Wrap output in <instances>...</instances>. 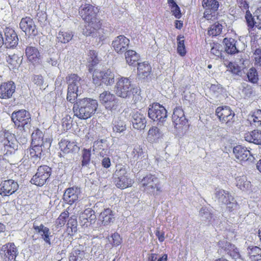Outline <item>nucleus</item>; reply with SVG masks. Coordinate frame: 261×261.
<instances>
[{"label": "nucleus", "instance_id": "obj_1", "mask_svg": "<svg viewBox=\"0 0 261 261\" xmlns=\"http://www.w3.org/2000/svg\"><path fill=\"white\" fill-rule=\"evenodd\" d=\"M98 106L96 100L84 98L77 100L74 104L73 110L75 116L85 120L91 117L95 113Z\"/></svg>", "mask_w": 261, "mask_h": 261}, {"label": "nucleus", "instance_id": "obj_2", "mask_svg": "<svg viewBox=\"0 0 261 261\" xmlns=\"http://www.w3.org/2000/svg\"><path fill=\"white\" fill-rule=\"evenodd\" d=\"M139 186L142 191L154 197L162 192L159 177L151 173L146 174L140 179Z\"/></svg>", "mask_w": 261, "mask_h": 261}, {"label": "nucleus", "instance_id": "obj_3", "mask_svg": "<svg viewBox=\"0 0 261 261\" xmlns=\"http://www.w3.org/2000/svg\"><path fill=\"white\" fill-rule=\"evenodd\" d=\"M0 147L6 154H11L18 148V142L15 135L6 130H0Z\"/></svg>", "mask_w": 261, "mask_h": 261}, {"label": "nucleus", "instance_id": "obj_4", "mask_svg": "<svg viewBox=\"0 0 261 261\" xmlns=\"http://www.w3.org/2000/svg\"><path fill=\"white\" fill-rule=\"evenodd\" d=\"M114 175L116 179L115 184L117 188L123 189L132 186L133 181L128 177L126 169L124 166L122 165L116 166Z\"/></svg>", "mask_w": 261, "mask_h": 261}, {"label": "nucleus", "instance_id": "obj_5", "mask_svg": "<svg viewBox=\"0 0 261 261\" xmlns=\"http://www.w3.org/2000/svg\"><path fill=\"white\" fill-rule=\"evenodd\" d=\"M93 82L97 85H100L101 83L106 85H111L114 83L115 74L110 69L103 71L96 69L93 72Z\"/></svg>", "mask_w": 261, "mask_h": 261}, {"label": "nucleus", "instance_id": "obj_6", "mask_svg": "<svg viewBox=\"0 0 261 261\" xmlns=\"http://www.w3.org/2000/svg\"><path fill=\"white\" fill-rule=\"evenodd\" d=\"M148 115L154 121L163 122L167 116V111L159 103H153L148 107Z\"/></svg>", "mask_w": 261, "mask_h": 261}, {"label": "nucleus", "instance_id": "obj_7", "mask_svg": "<svg viewBox=\"0 0 261 261\" xmlns=\"http://www.w3.org/2000/svg\"><path fill=\"white\" fill-rule=\"evenodd\" d=\"M11 118L17 127L29 128L31 122V115L29 112L21 110L12 114Z\"/></svg>", "mask_w": 261, "mask_h": 261}, {"label": "nucleus", "instance_id": "obj_8", "mask_svg": "<svg viewBox=\"0 0 261 261\" xmlns=\"http://www.w3.org/2000/svg\"><path fill=\"white\" fill-rule=\"evenodd\" d=\"M133 86L130 80L126 77H121L116 83L115 92L117 95L123 98L129 97L132 94Z\"/></svg>", "mask_w": 261, "mask_h": 261}, {"label": "nucleus", "instance_id": "obj_9", "mask_svg": "<svg viewBox=\"0 0 261 261\" xmlns=\"http://www.w3.org/2000/svg\"><path fill=\"white\" fill-rule=\"evenodd\" d=\"M51 169L47 166H41L37 173L31 179V182L38 186H43L50 175Z\"/></svg>", "mask_w": 261, "mask_h": 261}, {"label": "nucleus", "instance_id": "obj_10", "mask_svg": "<svg viewBox=\"0 0 261 261\" xmlns=\"http://www.w3.org/2000/svg\"><path fill=\"white\" fill-rule=\"evenodd\" d=\"M216 114L222 123L229 126L233 122L234 113L228 106L218 107L216 110Z\"/></svg>", "mask_w": 261, "mask_h": 261}, {"label": "nucleus", "instance_id": "obj_11", "mask_svg": "<svg viewBox=\"0 0 261 261\" xmlns=\"http://www.w3.org/2000/svg\"><path fill=\"white\" fill-rule=\"evenodd\" d=\"M99 100L106 109L111 111L116 110L118 107V100L115 96L109 91H105L99 95Z\"/></svg>", "mask_w": 261, "mask_h": 261}, {"label": "nucleus", "instance_id": "obj_12", "mask_svg": "<svg viewBox=\"0 0 261 261\" xmlns=\"http://www.w3.org/2000/svg\"><path fill=\"white\" fill-rule=\"evenodd\" d=\"M225 50L230 54H233L242 51L245 48V44L241 42H237L233 38H225L223 39Z\"/></svg>", "mask_w": 261, "mask_h": 261}, {"label": "nucleus", "instance_id": "obj_13", "mask_svg": "<svg viewBox=\"0 0 261 261\" xmlns=\"http://www.w3.org/2000/svg\"><path fill=\"white\" fill-rule=\"evenodd\" d=\"M97 8L89 4H85L81 6L79 13L85 21L99 20L95 17Z\"/></svg>", "mask_w": 261, "mask_h": 261}, {"label": "nucleus", "instance_id": "obj_14", "mask_svg": "<svg viewBox=\"0 0 261 261\" xmlns=\"http://www.w3.org/2000/svg\"><path fill=\"white\" fill-rule=\"evenodd\" d=\"M1 254L7 259V261H12L15 260L18 251L13 243H8L2 246Z\"/></svg>", "mask_w": 261, "mask_h": 261}, {"label": "nucleus", "instance_id": "obj_15", "mask_svg": "<svg viewBox=\"0 0 261 261\" xmlns=\"http://www.w3.org/2000/svg\"><path fill=\"white\" fill-rule=\"evenodd\" d=\"M81 189L77 187L67 188L63 195L64 200L68 204L71 205L76 202L81 195Z\"/></svg>", "mask_w": 261, "mask_h": 261}, {"label": "nucleus", "instance_id": "obj_16", "mask_svg": "<svg viewBox=\"0 0 261 261\" xmlns=\"http://www.w3.org/2000/svg\"><path fill=\"white\" fill-rule=\"evenodd\" d=\"M42 132L35 130L32 134V145H43L44 149L48 148L50 146V140L49 138H44Z\"/></svg>", "mask_w": 261, "mask_h": 261}, {"label": "nucleus", "instance_id": "obj_17", "mask_svg": "<svg viewBox=\"0 0 261 261\" xmlns=\"http://www.w3.org/2000/svg\"><path fill=\"white\" fill-rule=\"evenodd\" d=\"M172 119L175 127L177 129H181L182 127L186 125L188 123L184 112L180 108L174 109Z\"/></svg>", "mask_w": 261, "mask_h": 261}, {"label": "nucleus", "instance_id": "obj_18", "mask_svg": "<svg viewBox=\"0 0 261 261\" xmlns=\"http://www.w3.org/2000/svg\"><path fill=\"white\" fill-rule=\"evenodd\" d=\"M20 29L27 35L35 36L37 33L36 27L33 20L30 17L23 18L19 23Z\"/></svg>", "mask_w": 261, "mask_h": 261}, {"label": "nucleus", "instance_id": "obj_19", "mask_svg": "<svg viewBox=\"0 0 261 261\" xmlns=\"http://www.w3.org/2000/svg\"><path fill=\"white\" fill-rule=\"evenodd\" d=\"M4 44L7 48H13L18 44V39L14 30L6 28L4 30Z\"/></svg>", "mask_w": 261, "mask_h": 261}, {"label": "nucleus", "instance_id": "obj_20", "mask_svg": "<svg viewBox=\"0 0 261 261\" xmlns=\"http://www.w3.org/2000/svg\"><path fill=\"white\" fill-rule=\"evenodd\" d=\"M129 44V40L123 35L117 37L112 42L114 49L118 54L125 52Z\"/></svg>", "mask_w": 261, "mask_h": 261}, {"label": "nucleus", "instance_id": "obj_21", "mask_svg": "<svg viewBox=\"0 0 261 261\" xmlns=\"http://www.w3.org/2000/svg\"><path fill=\"white\" fill-rule=\"evenodd\" d=\"M16 86L12 81L4 82L0 85V98H10L15 91Z\"/></svg>", "mask_w": 261, "mask_h": 261}, {"label": "nucleus", "instance_id": "obj_22", "mask_svg": "<svg viewBox=\"0 0 261 261\" xmlns=\"http://www.w3.org/2000/svg\"><path fill=\"white\" fill-rule=\"evenodd\" d=\"M18 188L17 182L9 179L4 181L0 185V194L3 196H7L14 193Z\"/></svg>", "mask_w": 261, "mask_h": 261}, {"label": "nucleus", "instance_id": "obj_23", "mask_svg": "<svg viewBox=\"0 0 261 261\" xmlns=\"http://www.w3.org/2000/svg\"><path fill=\"white\" fill-rule=\"evenodd\" d=\"M87 23L83 29V34L86 36H90L94 33V31L98 30V33H103V30L100 29L101 23L99 20H90L86 21Z\"/></svg>", "mask_w": 261, "mask_h": 261}, {"label": "nucleus", "instance_id": "obj_24", "mask_svg": "<svg viewBox=\"0 0 261 261\" xmlns=\"http://www.w3.org/2000/svg\"><path fill=\"white\" fill-rule=\"evenodd\" d=\"M236 185L241 191L249 194L252 193L254 190L253 186L245 176L237 177L236 178Z\"/></svg>", "mask_w": 261, "mask_h": 261}, {"label": "nucleus", "instance_id": "obj_25", "mask_svg": "<svg viewBox=\"0 0 261 261\" xmlns=\"http://www.w3.org/2000/svg\"><path fill=\"white\" fill-rule=\"evenodd\" d=\"M132 124L134 128L137 129H143L146 126V120L145 116L138 111L132 113Z\"/></svg>", "mask_w": 261, "mask_h": 261}, {"label": "nucleus", "instance_id": "obj_26", "mask_svg": "<svg viewBox=\"0 0 261 261\" xmlns=\"http://www.w3.org/2000/svg\"><path fill=\"white\" fill-rule=\"evenodd\" d=\"M246 19L248 27L252 28L255 26L258 29H261V8L255 11L253 17L251 15H246Z\"/></svg>", "mask_w": 261, "mask_h": 261}, {"label": "nucleus", "instance_id": "obj_27", "mask_svg": "<svg viewBox=\"0 0 261 261\" xmlns=\"http://www.w3.org/2000/svg\"><path fill=\"white\" fill-rule=\"evenodd\" d=\"M233 152L236 159L240 161H247L250 157V151L247 148L241 145H238L233 149Z\"/></svg>", "mask_w": 261, "mask_h": 261}, {"label": "nucleus", "instance_id": "obj_28", "mask_svg": "<svg viewBox=\"0 0 261 261\" xmlns=\"http://www.w3.org/2000/svg\"><path fill=\"white\" fill-rule=\"evenodd\" d=\"M98 220L103 225H108L114 220V214L110 208H107L101 212L98 216Z\"/></svg>", "mask_w": 261, "mask_h": 261}, {"label": "nucleus", "instance_id": "obj_29", "mask_svg": "<svg viewBox=\"0 0 261 261\" xmlns=\"http://www.w3.org/2000/svg\"><path fill=\"white\" fill-rule=\"evenodd\" d=\"M163 134L160 128L152 126L149 129L147 139L150 143L157 142L163 138Z\"/></svg>", "mask_w": 261, "mask_h": 261}, {"label": "nucleus", "instance_id": "obj_30", "mask_svg": "<svg viewBox=\"0 0 261 261\" xmlns=\"http://www.w3.org/2000/svg\"><path fill=\"white\" fill-rule=\"evenodd\" d=\"M33 228L36 232L39 233L42 239L45 241V243L48 245H50V232L48 228L45 227L43 224H40L39 226L36 225L34 224Z\"/></svg>", "mask_w": 261, "mask_h": 261}, {"label": "nucleus", "instance_id": "obj_31", "mask_svg": "<svg viewBox=\"0 0 261 261\" xmlns=\"http://www.w3.org/2000/svg\"><path fill=\"white\" fill-rule=\"evenodd\" d=\"M146 152L144 151L143 148L140 145H136L130 154V158L132 161H140L145 159Z\"/></svg>", "mask_w": 261, "mask_h": 261}, {"label": "nucleus", "instance_id": "obj_32", "mask_svg": "<svg viewBox=\"0 0 261 261\" xmlns=\"http://www.w3.org/2000/svg\"><path fill=\"white\" fill-rule=\"evenodd\" d=\"M60 147L61 150L64 153H68L77 151L79 147L75 142L69 141L68 140H62L60 143Z\"/></svg>", "mask_w": 261, "mask_h": 261}, {"label": "nucleus", "instance_id": "obj_33", "mask_svg": "<svg viewBox=\"0 0 261 261\" xmlns=\"http://www.w3.org/2000/svg\"><path fill=\"white\" fill-rule=\"evenodd\" d=\"M245 140L250 143L256 144H261V132L258 130H254L251 132H248L244 135Z\"/></svg>", "mask_w": 261, "mask_h": 261}, {"label": "nucleus", "instance_id": "obj_34", "mask_svg": "<svg viewBox=\"0 0 261 261\" xmlns=\"http://www.w3.org/2000/svg\"><path fill=\"white\" fill-rule=\"evenodd\" d=\"M25 55L32 63L37 62L40 59V55L38 49L33 46H28L25 49Z\"/></svg>", "mask_w": 261, "mask_h": 261}, {"label": "nucleus", "instance_id": "obj_35", "mask_svg": "<svg viewBox=\"0 0 261 261\" xmlns=\"http://www.w3.org/2000/svg\"><path fill=\"white\" fill-rule=\"evenodd\" d=\"M96 216L94 215V212L90 208L86 209L81 214L80 216V220L83 222V225L87 224V222L92 224L95 222Z\"/></svg>", "mask_w": 261, "mask_h": 261}, {"label": "nucleus", "instance_id": "obj_36", "mask_svg": "<svg viewBox=\"0 0 261 261\" xmlns=\"http://www.w3.org/2000/svg\"><path fill=\"white\" fill-rule=\"evenodd\" d=\"M138 76L140 79L147 77L151 73V67L147 63L142 62L138 64Z\"/></svg>", "mask_w": 261, "mask_h": 261}, {"label": "nucleus", "instance_id": "obj_37", "mask_svg": "<svg viewBox=\"0 0 261 261\" xmlns=\"http://www.w3.org/2000/svg\"><path fill=\"white\" fill-rule=\"evenodd\" d=\"M68 88L79 90L81 85V79L75 74H71L66 77Z\"/></svg>", "mask_w": 261, "mask_h": 261}, {"label": "nucleus", "instance_id": "obj_38", "mask_svg": "<svg viewBox=\"0 0 261 261\" xmlns=\"http://www.w3.org/2000/svg\"><path fill=\"white\" fill-rule=\"evenodd\" d=\"M216 197L220 202L225 204L228 203L230 200H233V198L227 191L222 189L217 190L215 193Z\"/></svg>", "mask_w": 261, "mask_h": 261}, {"label": "nucleus", "instance_id": "obj_39", "mask_svg": "<svg viewBox=\"0 0 261 261\" xmlns=\"http://www.w3.org/2000/svg\"><path fill=\"white\" fill-rule=\"evenodd\" d=\"M87 63L89 67V71L92 72L93 67L99 63V59L97 53L94 50H90L88 54Z\"/></svg>", "mask_w": 261, "mask_h": 261}, {"label": "nucleus", "instance_id": "obj_40", "mask_svg": "<svg viewBox=\"0 0 261 261\" xmlns=\"http://www.w3.org/2000/svg\"><path fill=\"white\" fill-rule=\"evenodd\" d=\"M126 63L129 65H134L139 59V55L133 50H128L125 53Z\"/></svg>", "mask_w": 261, "mask_h": 261}, {"label": "nucleus", "instance_id": "obj_41", "mask_svg": "<svg viewBox=\"0 0 261 261\" xmlns=\"http://www.w3.org/2000/svg\"><path fill=\"white\" fill-rule=\"evenodd\" d=\"M73 36L72 32L60 31L57 35V39L58 42L66 43L72 39Z\"/></svg>", "mask_w": 261, "mask_h": 261}, {"label": "nucleus", "instance_id": "obj_42", "mask_svg": "<svg viewBox=\"0 0 261 261\" xmlns=\"http://www.w3.org/2000/svg\"><path fill=\"white\" fill-rule=\"evenodd\" d=\"M202 6L205 10L215 12L219 7V3L216 0H203Z\"/></svg>", "mask_w": 261, "mask_h": 261}, {"label": "nucleus", "instance_id": "obj_43", "mask_svg": "<svg viewBox=\"0 0 261 261\" xmlns=\"http://www.w3.org/2000/svg\"><path fill=\"white\" fill-rule=\"evenodd\" d=\"M248 254L252 261H261V249L260 248L255 246L250 248Z\"/></svg>", "mask_w": 261, "mask_h": 261}, {"label": "nucleus", "instance_id": "obj_44", "mask_svg": "<svg viewBox=\"0 0 261 261\" xmlns=\"http://www.w3.org/2000/svg\"><path fill=\"white\" fill-rule=\"evenodd\" d=\"M222 29V25L218 22H216L210 26L208 30V34L213 36H216L221 33Z\"/></svg>", "mask_w": 261, "mask_h": 261}, {"label": "nucleus", "instance_id": "obj_45", "mask_svg": "<svg viewBox=\"0 0 261 261\" xmlns=\"http://www.w3.org/2000/svg\"><path fill=\"white\" fill-rule=\"evenodd\" d=\"M32 147L30 148V155L32 158L34 157H38L40 158L41 153L43 151V145H32Z\"/></svg>", "mask_w": 261, "mask_h": 261}, {"label": "nucleus", "instance_id": "obj_46", "mask_svg": "<svg viewBox=\"0 0 261 261\" xmlns=\"http://www.w3.org/2000/svg\"><path fill=\"white\" fill-rule=\"evenodd\" d=\"M249 81L252 83H256L258 80V73L255 68H251L247 72Z\"/></svg>", "mask_w": 261, "mask_h": 261}, {"label": "nucleus", "instance_id": "obj_47", "mask_svg": "<svg viewBox=\"0 0 261 261\" xmlns=\"http://www.w3.org/2000/svg\"><path fill=\"white\" fill-rule=\"evenodd\" d=\"M177 52L181 56L186 54L185 46L184 44V36H179L177 37Z\"/></svg>", "mask_w": 261, "mask_h": 261}, {"label": "nucleus", "instance_id": "obj_48", "mask_svg": "<svg viewBox=\"0 0 261 261\" xmlns=\"http://www.w3.org/2000/svg\"><path fill=\"white\" fill-rule=\"evenodd\" d=\"M108 240L114 246L120 245L122 242V239L120 234L117 232L112 234L110 238H108Z\"/></svg>", "mask_w": 261, "mask_h": 261}, {"label": "nucleus", "instance_id": "obj_49", "mask_svg": "<svg viewBox=\"0 0 261 261\" xmlns=\"http://www.w3.org/2000/svg\"><path fill=\"white\" fill-rule=\"evenodd\" d=\"M79 90L68 88L67 94V100L71 103H73L78 96Z\"/></svg>", "mask_w": 261, "mask_h": 261}, {"label": "nucleus", "instance_id": "obj_50", "mask_svg": "<svg viewBox=\"0 0 261 261\" xmlns=\"http://www.w3.org/2000/svg\"><path fill=\"white\" fill-rule=\"evenodd\" d=\"M69 213L67 211L62 213L56 221L57 226L62 227L64 225L66 222V219L68 217Z\"/></svg>", "mask_w": 261, "mask_h": 261}, {"label": "nucleus", "instance_id": "obj_51", "mask_svg": "<svg viewBox=\"0 0 261 261\" xmlns=\"http://www.w3.org/2000/svg\"><path fill=\"white\" fill-rule=\"evenodd\" d=\"M113 130L117 133H121L125 129L124 122L121 120H115L113 122Z\"/></svg>", "mask_w": 261, "mask_h": 261}, {"label": "nucleus", "instance_id": "obj_52", "mask_svg": "<svg viewBox=\"0 0 261 261\" xmlns=\"http://www.w3.org/2000/svg\"><path fill=\"white\" fill-rule=\"evenodd\" d=\"M225 250L230 256L236 257L239 255L238 249L234 245L231 244L229 243L226 244Z\"/></svg>", "mask_w": 261, "mask_h": 261}, {"label": "nucleus", "instance_id": "obj_53", "mask_svg": "<svg viewBox=\"0 0 261 261\" xmlns=\"http://www.w3.org/2000/svg\"><path fill=\"white\" fill-rule=\"evenodd\" d=\"M91 150L84 149L82 152V165L85 166L89 164L90 161Z\"/></svg>", "mask_w": 261, "mask_h": 261}, {"label": "nucleus", "instance_id": "obj_54", "mask_svg": "<svg viewBox=\"0 0 261 261\" xmlns=\"http://www.w3.org/2000/svg\"><path fill=\"white\" fill-rule=\"evenodd\" d=\"M18 57L15 55L7 57V62L13 68H16L18 66L19 64L18 61Z\"/></svg>", "mask_w": 261, "mask_h": 261}, {"label": "nucleus", "instance_id": "obj_55", "mask_svg": "<svg viewBox=\"0 0 261 261\" xmlns=\"http://www.w3.org/2000/svg\"><path fill=\"white\" fill-rule=\"evenodd\" d=\"M67 226L68 229L70 228L71 232H75L76 231L77 222L74 216H72L70 218L67 223Z\"/></svg>", "mask_w": 261, "mask_h": 261}, {"label": "nucleus", "instance_id": "obj_56", "mask_svg": "<svg viewBox=\"0 0 261 261\" xmlns=\"http://www.w3.org/2000/svg\"><path fill=\"white\" fill-rule=\"evenodd\" d=\"M83 253L79 250L73 252L69 257V261H83Z\"/></svg>", "mask_w": 261, "mask_h": 261}, {"label": "nucleus", "instance_id": "obj_57", "mask_svg": "<svg viewBox=\"0 0 261 261\" xmlns=\"http://www.w3.org/2000/svg\"><path fill=\"white\" fill-rule=\"evenodd\" d=\"M71 118L68 115L66 114L65 116L62 119V126L64 129H69L71 127Z\"/></svg>", "mask_w": 261, "mask_h": 261}, {"label": "nucleus", "instance_id": "obj_58", "mask_svg": "<svg viewBox=\"0 0 261 261\" xmlns=\"http://www.w3.org/2000/svg\"><path fill=\"white\" fill-rule=\"evenodd\" d=\"M210 90L214 95L218 96L223 92V89L219 84H212L210 87Z\"/></svg>", "mask_w": 261, "mask_h": 261}, {"label": "nucleus", "instance_id": "obj_59", "mask_svg": "<svg viewBox=\"0 0 261 261\" xmlns=\"http://www.w3.org/2000/svg\"><path fill=\"white\" fill-rule=\"evenodd\" d=\"M253 58L254 64L257 66H261V49L257 48L254 52Z\"/></svg>", "mask_w": 261, "mask_h": 261}, {"label": "nucleus", "instance_id": "obj_60", "mask_svg": "<svg viewBox=\"0 0 261 261\" xmlns=\"http://www.w3.org/2000/svg\"><path fill=\"white\" fill-rule=\"evenodd\" d=\"M221 47L219 44H214L211 49V53L216 57H220L222 54Z\"/></svg>", "mask_w": 261, "mask_h": 261}, {"label": "nucleus", "instance_id": "obj_61", "mask_svg": "<svg viewBox=\"0 0 261 261\" xmlns=\"http://www.w3.org/2000/svg\"><path fill=\"white\" fill-rule=\"evenodd\" d=\"M253 122L257 123V126H261V110H259L252 116Z\"/></svg>", "mask_w": 261, "mask_h": 261}, {"label": "nucleus", "instance_id": "obj_62", "mask_svg": "<svg viewBox=\"0 0 261 261\" xmlns=\"http://www.w3.org/2000/svg\"><path fill=\"white\" fill-rule=\"evenodd\" d=\"M155 234L160 242H163L165 240V232L161 231L160 228H156Z\"/></svg>", "mask_w": 261, "mask_h": 261}, {"label": "nucleus", "instance_id": "obj_63", "mask_svg": "<svg viewBox=\"0 0 261 261\" xmlns=\"http://www.w3.org/2000/svg\"><path fill=\"white\" fill-rule=\"evenodd\" d=\"M243 92L247 96H250L253 93L254 91L251 86L247 85L243 90Z\"/></svg>", "mask_w": 261, "mask_h": 261}, {"label": "nucleus", "instance_id": "obj_64", "mask_svg": "<svg viewBox=\"0 0 261 261\" xmlns=\"http://www.w3.org/2000/svg\"><path fill=\"white\" fill-rule=\"evenodd\" d=\"M34 83L38 86L42 87L43 84V77L40 75H37L34 77Z\"/></svg>", "mask_w": 261, "mask_h": 261}]
</instances>
